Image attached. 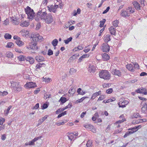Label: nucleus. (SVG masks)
I'll use <instances>...</instances> for the list:
<instances>
[{"label": "nucleus", "instance_id": "nucleus-22", "mask_svg": "<svg viewBox=\"0 0 147 147\" xmlns=\"http://www.w3.org/2000/svg\"><path fill=\"white\" fill-rule=\"evenodd\" d=\"M35 59L38 61L41 62L44 61V57L40 55L36 56L35 57Z\"/></svg>", "mask_w": 147, "mask_h": 147}, {"label": "nucleus", "instance_id": "nucleus-64", "mask_svg": "<svg viewBox=\"0 0 147 147\" xmlns=\"http://www.w3.org/2000/svg\"><path fill=\"white\" fill-rule=\"evenodd\" d=\"M13 38L14 39L16 40H18L20 39V37L16 35H15L13 37Z\"/></svg>", "mask_w": 147, "mask_h": 147}, {"label": "nucleus", "instance_id": "nucleus-16", "mask_svg": "<svg viewBox=\"0 0 147 147\" xmlns=\"http://www.w3.org/2000/svg\"><path fill=\"white\" fill-rule=\"evenodd\" d=\"M42 137V136H40L38 137L35 138L31 141L29 142V146L34 145L35 144L34 142L40 139Z\"/></svg>", "mask_w": 147, "mask_h": 147}, {"label": "nucleus", "instance_id": "nucleus-33", "mask_svg": "<svg viewBox=\"0 0 147 147\" xmlns=\"http://www.w3.org/2000/svg\"><path fill=\"white\" fill-rule=\"evenodd\" d=\"M13 55V54L11 52L8 51L6 53V56L8 58L12 57Z\"/></svg>", "mask_w": 147, "mask_h": 147}, {"label": "nucleus", "instance_id": "nucleus-15", "mask_svg": "<svg viewBox=\"0 0 147 147\" xmlns=\"http://www.w3.org/2000/svg\"><path fill=\"white\" fill-rule=\"evenodd\" d=\"M85 128L88 130H90L93 132L95 133L96 132L95 129L94 128L93 125H85Z\"/></svg>", "mask_w": 147, "mask_h": 147}, {"label": "nucleus", "instance_id": "nucleus-7", "mask_svg": "<svg viewBox=\"0 0 147 147\" xmlns=\"http://www.w3.org/2000/svg\"><path fill=\"white\" fill-rule=\"evenodd\" d=\"M44 20L47 24L51 23L53 21V17L51 13L47 14Z\"/></svg>", "mask_w": 147, "mask_h": 147}, {"label": "nucleus", "instance_id": "nucleus-46", "mask_svg": "<svg viewBox=\"0 0 147 147\" xmlns=\"http://www.w3.org/2000/svg\"><path fill=\"white\" fill-rule=\"evenodd\" d=\"M105 21L106 20L105 19H103L102 20L100 21L99 25V26L100 27H102L103 26Z\"/></svg>", "mask_w": 147, "mask_h": 147}, {"label": "nucleus", "instance_id": "nucleus-58", "mask_svg": "<svg viewBox=\"0 0 147 147\" xmlns=\"http://www.w3.org/2000/svg\"><path fill=\"white\" fill-rule=\"evenodd\" d=\"M65 122L64 121H63L61 122L56 123V124L58 126H60L61 125H63L64 124Z\"/></svg>", "mask_w": 147, "mask_h": 147}, {"label": "nucleus", "instance_id": "nucleus-50", "mask_svg": "<svg viewBox=\"0 0 147 147\" xmlns=\"http://www.w3.org/2000/svg\"><path fill=\"white\" fill-rule=\"evenodd\" d=\"M11 22L13 24L15 25H18L19 23V22L18 21L14 19L12 20Z\"/></svg>", "mask_w": 147, "mask_h": 147}, {"label": "nucleus", "instance_id": "nucleus-5", "mask_svg": "<svg viewBox=\"0 0 147 147\" xmlns=\"http://www.w3.org/2000/svg\"><path fill=\"white\" fill-rule=\"evenodd\" d=\"M78 135V133H76V132L72 133L68 132L67 134L69 139L72 142L77 138Z\"/></svg>", "mask_w": 147, "mask_h": 147}, {"label": "nucleus", "instance_id": "nucleus-32", "mask_svg": "<svg viewBox=\"0 0 147 147\" xmlns=\"http://www.w3.org/2000/svg\"><path fill=\"white\" fill-rule=\"evenodd\" d=\"M46 65L44 63H39L37 64L36 66V69H38L42 67H45Z\"/></svg>", "mask_w": 147, "mask_h": 147}, {"label": "nucleus", "instance_id": "nucleus-53", "mask_svg": "<svg viewBox=\"0 0 147 147\" xmlns=\"http://www.w3.org/2000/svg\"><path fill=\"white\" fill-rule=\"evenodd\" d=\"M112 102V100H111V99H108V100H104L103 101V103H109V102Z\"/></svg>", "mask_w": 147, "mask_h": 147}, {"label": "nucleus", "instance_id": "nucleus-43", "mask_svg": "<svg viewBox=\"0 0 147 147\" xmlns=\"http://www.w3.org/2000/svg\"><path fill=\"white\" fill-rule=\"evenodd\" d=\"M88 98V97H84L79 99L76 101V103H80L82 102L86 98Z\"/></svg>", "mask_w": 147, "mask_h": 147}, {"label": "nucleus", "instance_id": "nucleus-61", "mask_svg": "<svg viewBox=\"0 0 147 147\" xmlns=\"http://www.w3.org/2000/svg\"><path fill=\"white\" fill-rule=\"evenodd\" d=\"M139 116V114L138 113H134L133 115V117L134 118H137Z\"/></svg>", "mask_w": 147, "mask_h": 147}, {"label": "nucleus", "instance_id": "nucleus-29", "mask_svg": "<svg viewBox=\"0 0 147 147\" xmlns=\"http://www.w3.org/2000/svg\"><path fill=\"white\" fill-rule=\"evenodd\" d=\"M128 13H129V15L130 14L134 12V9L133 8L131 7H128L126 9Z\"/></svg>", "mask_w": 147, "mask_h": 147}, {"label": "nucleus", "instance_id": "nucleus-4", "mask_svg": "<svg viewBox=\"0 0 147 147\" xmlns=\"http://www.w3.org/2000/svg\"><path fill=\"white\" fill-rule=\"evenodd\" d=\"M11 87L12 89L16 92H18L21 90L22 87L18 82H13L11 83Z\"/></svg>", "mask_w": 147, "mask_h": 147}, {"label": "nucleus", "instance_id": "nucleus-57", "mask_svg": "<svg viewBox=\"0 0 147 147\" xmlns=\"http://www.w3.org/2000/svg\"><path fill=\"white\" fill-rule=\"evenodd\" d=\"M8 94V92L6 91H3V92H0V95H7Z\"/></svg>", "mask_w": 147, "mask_h": 147}, {"label": "nucleus", "instance_id": "nucleus-30", "mask_svg": "<svg viewBox=\"0 0 147 147\" xmlns=\"http://www.w3.org/2000/svg\"><path fill=\"white\" fill-rule=\"evenodd\" d=\"M16 43L17 45L21 47L24 45V42L20 40V39L18 40H16Z\"/></svg>", "mask_w": 147, "mask_h": 147}, {"label": "nucleus", "instance_id": "nucleus-49", "mask_svg": "<svg viewBox=\"0 0 147 147\" xmlns=\"http://www.w3.org/2000/svg\"><path fill=\"white\" fill-rule=\"evenodd\" d=\"M105 98V96L104 95H100V96H99V98L97 100V101H99L100 100H101L104 99Z\"/></svg>", "mask_w": 147, "mask_h": 147}, {"label": "nucleus", "instance_id": "nucleus-14", "mask_svg": "<svg viewBox=\"0 0 147 147\" xmlns=\"http://www.w3.org/2000/svg\"><path fill=\"white\" fill-rule=\"evenodd\" d=\"M142 107L141 108V112L145 113H146L147 109V104L146 103H143V102H141V104H142Z\"/></svg>", "mask_w": 147, "mask_h": 147}, {"label": "nucleus", "instance_id": "nucleus-24", "mask_svg": "<svg viewBox=\"0 0 147 147\" xmlns=\"http://www.w3.org/2000/svg\"><path fill=\"white\" fill-rule=\"evenodd\" d=\"M20 33L24 37H25L29 34V32L27 30H22L20 32Z\"/></svg>", "mask_w": 147, "mask_h": 147}, {"label": "nucleus", "instance_id": "nucleus-19", "mask_svg": "<svg viewBox=\"0 0 147 147\" xmlns=\"http://www.w3.org/2000/svg\"><path fill=\"white\" fill-rule=\"evenodd\" d=\"M135 8L138 10H141V7L139 3L136 1H134L133 3Z\"/></svg>", "mask_w": 147, "mask_h": 147}, {"label": "nucleus", "instance_id": "nucleus-52", "mask_svg": "<svg viewBox=\"0 0 147 147\" xmlns=\"http://www.w3.org/2000/svg\"><path fill=\"white\" fill-rule=\"evenodd\" d=\"M9 24V20L6 19L4 21L3 23V24L5 26H7Z\"/></svg>", "mask_w": 147, "mask_h": 147}, {"label": "nucleus", "instance_id": "nucleus-56", "mask_svg": "<svg viewBox=\"0 0 147 147\" xmlns=\"http://www.w3.org/2000/svg\"><path fill=\"white\" fill-rule=\"evenodd\" d=\"M72 104L71 103H69L67 106L65 107V109L68 108H70L72 107Z\"/></svg>", "mask_w": 147, "mask_h": 147}, {"label": "nucleus", "instance_id": "nucleus-39", "mask_svg": "<svg viewBox=\"0 0 147 147\" xmlns=\"http://www.w3.org/2000/svg\"><path fill=\"white\" fill-rule=\"evenodd\" d=\"M142 122H143V120H141V119H138L136 120H135L133 122V123H135V124H137Z\"/></svg>", "mask_w": 147, "mask_h": 147}, {"label": "nucleus", "instance_id": "nucleus-44", "mask_svg": "<svg viewBox=\"0 0 147 147\" xmlns=\"http://www.w3.org/2000/svg\"><path fill=\"white\" fill-rule=\"evenodd\" d=\"M18 59L20 61H23L24 60L25 58L23 55H20L18 57Z\"/></svg>", "mask_w": 147, "mask_h": 147}, {"label": "nucleus", "instance_id": "nucleus-62", "mask_svg": "<svg viewBox=\"0 0 147 147\" xmlns=\"http://www.w3.org/2000/svg\"><path fill=\"white\" fill-rule=\"evenodd\" d=\"M122 129L121 128L120 129H117L115 131V132L114 134H116L118 133L121 132L122 131Z\"/></svg>", "mask_w": 147, "mask_h": 147}, {"label": "nucleus", "instance_id": "nucleus-35", "mask_svg": "<svg viewBox=\"0 0 147 147\" xmlns=\"http://www.w3.org/2000/svg\"><path fill=\"white\" fill-rule=\"evenodd\" d=\"M4 37L6 39H9L11 38V36L8 33H6L5 34Z\"/></svg>", "mask_w": 147, "mask_h": 147}, {"label": "nucleus", "instance_id": "nucleus-9", "mask_svg": "<svg viewBox=\"0 0 147 147\" xmlns=\"http://www.w3.org/2000/svg\"><path fill=\"white\" fill-rule=\"evenodd\" d=\"M123 98H121L120 100L118 105L119 107L124 108L125 107L126 105L128 104L129 102L128 100H124Z\"/></svg>", "mask_w": 147, "mask_h": 147}, {"label": "nucleus", "instance_id": "nucleus-36", "mask_svg": "<svg viewBox=\"0 0 147 147\" xmlns=\"http://www.w3.org/2000/svg\"><path fill=\"white\" fill-rule=\"evenodd\" d=\"M14 45L12 42H9L7 43L6 47L7 48H12L13 47Z\"/></svg>", "mask_w": 147, "mask_h": 147}, {"label": "nucleus", "instance_id": "nucleus-17", "mask_svg": "<svg viewBox=\"0 0 147 147\" xmlns=\"http://www.w3.org/2000/svg\"><path fill=\"white\" fill-rule=\"evenodd\" d=\"M120 15L123 17H127L129 16V13L126 10H122L121 11Z\"/></svg>", "mask_w": 147, "mask_h": 147}, {"label": "nucleus", "instance_id": "nucleus-26", "mask_svg": "<svg viewBox=\"0 0 147 147\" xmlns=\"http://www.w3.org/2000/svg\"><path fill=\"white\" fill-rule=\"evenodd\" d=\"M29 25V23L26 21H21L20 22V25L22 27H27Z\"/></svg>", "mask_w": 147, "mask_h": 147}, {"label": "nucleus", "instance_id": "nucleus-51", "mask_svg": "<svg viewBox=\"0 0 147 147\" xmlns=\"http://www.w3.org/2000/svg\"><path fill=\"white\" fill-rule=\"evenodd\" d=\"M12 106H9L8 108H7V109L6 111L5 110V112H6L5 114L6 115H7L8 113H9V111L10 110V109L11 108Z\"/></svg>", "mask_w": 147, "mask_h": 147}, {"label": "nucleus", "instance_id": "nucleus-10", "mask_svg": "<svg viewBox=\"0 0 147 147\" xmlns=\"http://www.w3.org/2000/svg\"><path fill=\"white\" fill-rule=\"evenodd\" d=\"M102 50L103 52H107L110 50V47L107 43H103L102 46Z\"/></svg>", "mask_w": 147, "mask_h": 147}, {"label": "nucleus", "instance_id": "nucleus-63", "mask_svg": "<svg viewBox=\"0 0 147 147\" xmlns=\"http://www.w3.org/2000/svg\"><path fill=\"white\" fill-rule=\"evenodd\" d=\"M48 107V106L47 104H46V103H44L42 105V109H46Z\"/></svg>", "mask_w": 147, "mask_h": 147}, {"label": "nucleus", "instance_id": "nucleus-25", "mask_svg": "<svg viewBox=\"0 0 147 147\" xmlns=\"http://www.w3.org/2000/svg\"><path fill=\"white\" fill-rule=\"evenodd\" d=\"M110 36L109 34H107L104 36V40L106 43H107L109 41L111 40Z\"/></svg>", "mask_w": 147, "mask_h": 147}, {"label": "nucleus", "instance_id": "nucleus-34", "mask_svg": "<svg viewBox=\"0 0 147 147\" xmlns=\"http://www.w3.org/2000/svg\"><path fill=\"white\" fill-rule=\"evenodd\" d=\"M58 42V41L57 39H55L51 43L55 47L57 45Z\"/></svg>", "mask_w": 147, "mask_h": 147}, {"label": "nucleus", "instance_id": "nucleus-13", "mask_svg": "<svg viewBox=\"0 0 147 147\" xmlns=\"http://www.w3.org/2000/svg\"><path fill=\"white\" fill-rule=\"evenodd\" d=\"M111 70L112 71V74L118 76H120L121 75V73L119 70L115 69L113 68V65H112L111 68Z\"/></svg>", "mask_w": 147, "mask_h": 147}, {"label": "nucleus", "instance_id": "nucleus-18", "mask_svg": "<svg viewBox=\"0 0 147 147\" xmlns=\"http://www.w3.org/2000/svg\"><path fill=\"white\" fill-rule=\"evenodd\" d=\"M96 67L93 65H90L88 68L89 72L91 73H94L96 70Z\"/></svg>", "mask_w": 147, "mask_h": 147}, {"label": "nucleus", "instance_id": "nucleus-12", "mask_svg": "<svg viewBox=\"0 0 147 147\" xmlns=\"http://www.w3.org/2000/svg\"><path fill=\"white\" fill-rule=\"evenodd\" d=\"M59 7L58 5H55L54 6L53 5H51L47 7L48 10L50 12H53L55 13L56 11V9Z\"/></svg>", "mask_w": 147, "mask_h": 147}, {"label": "nucleus", "instance_id": "nucleus-40", "mask_svg": "<svg viewBox=\"0 0 147 147\" xmlns=\"http://www.w3.org/2000/svg\"><path fill=\"white\" fill-rule=\"evenodd\" d=\"M141 93L145 95L147 94V90L146 88H141Z\"/></svg>", "mask_w": 147, "mask_h": 147}, {"label": "nucleus", "instance_id": "nucleus-20", "mask_svg": "<svg viewBox=\"0 0 147 147\" xmlns=\"http://www.w3.org/2000/svg\"><path fill=\"white\" fill-rule=\"evenodd\" d=\"M127 68L129 71L132 72L135 71V68L133 66V65L131 64H128L126 66Z\"/></svg>", "mask_w": 147, "mask_h": 147}, {"label": "nucleus", "instance_id": "nucleus-42", "mask_svg": "<svg viewBox=\"0 0 147 147\" xmlns=\"http://www.w3.org/2000/svg\"><path fill=\"white\" fill-rule=\"evenodd\" d=\"M133 131H127L124 136V138H126L128 136H129L131 134H133Z\"/></svg>", "mask_w": 147, "mask_h": 147}, {"label": "nucleus", "instance_id": "nucleus-55", "mask_svg": "<svg viewBox=\"0 0 147 147\" xmlns=\"http://www.w3.org/2000/svg\"><path fill=\"white\" fill-rule=\"evenodd\" d=\"M53 54V51L50 49H49L48 50V55H51Z\"/></svg>", "mask_w": 147, "mask_h": 147}, {"label": "nucleus", "instance_id": "nucleus-31", "mask_svg": "<svg viewBox=\"0 0 147 147\" xmlns=\"http://www.w3.org/2000/svg\"><path fill=\"white\" fill-rule=\"evenodd\" d=\"M123 117V118L121 120H119V121H117L115 123V124L117 125L118 124H120L121 123H122L124 121H125V119L124 118V116L123 115H122L121 116H120V118Z\"/></svg>", "mask_w": 147, "mask_h": 147}, {"label": "nucleus", "instance_id": "nucleus-11", "mask_svg": "<svg viewBox=\"0 0 147 147\" xmlns=\"http://www.w3.org/2000/svg\"><path fill=\"white\" fill-rule=\"evenodd\" d=\"M24 86L27 88H30L36 87L37 86L36 83L32 82H27Z\"/></svg>", "mask_w": 147, "mask_h": 147}, {"label": "nucleus", "instance_id": "nucleus-23", "mask_svg": "<svg viewBox=\"0 0 147 147\" xmlns=\"http://www.w3.org/2000/svg\"><path fill=\"white\" fill-rule=\"evenodd\" d=\"M101 91H99L98 92H96L95 93H94L92 95L91 97V99L92 100H94V98L97 96H98L99 95H100L101 94Z\"/></svg>", "mask_w": 147, "mask_h": 147}, {"label": "nucleus", "instance_id": "nucleus-60", "mask_svg": "<svg viewBox=\"0 0 147 147\" xmlns=\"http://www.w3.org/2000/svg\"><path fill=\"white\" fill-rule=\"evenodd\" d=\"M109 84L104 83L103 84L102 86L104 88H105L107 87H109Z\"/></svg>", "mask_w": 147, "mask_h": 147}, {"label": "nucleus", "instance_id": "nucleus-45", "mask_svg": "<svg viewBox=\"0 0 147 147\" xmlns=\"http://www.w3.org/2000/svg\"><path fill=\"white\" fill-rule=\"evenodd\" d=\"M72 39L71 37H70L67 39L64 40V41L66 44H68L70 41L72 40Z\"/></svg>", "mask_w": 147, "mask_h": 147}, {"label": "nucleus", "instance_id": "nucleus-3", "mask_svg": "<svg viewBox=\"0 0 147 147\" xmlns=\"http://www.w3.org/2000/svg\"><path fill=\"white\" fill-rule=\"evenodd\" d=\"M25 9L26 13L27 15L28 18L31 20L33 19L34 18L35 14L33 10L28 6H27Z\"/></svg>", "mask_w": 147, "mask_h": 147}, {"label": "nucleus", "instance_id": "nucleus-37", "mask_svg": "<svg viewBox=\"0 0 147 147\" xmlns=\"http://www.w3.org/2000/svg\"><path fill=\"white\" fill-rule=\"evenodd\" d=\"M87 147H92V141L90 140H88L86 144Z\"/></svg>", "mask_w": 147, "mask_h": 147}, {"label": "nucleus", "instance_id": "nucleus-8", "mask_svg": "<svg viewBox=\"0 0 147 147\" xmlns=\"http://www.w3.org/2000/svg\"><path fill=\"white\" fill-rule=\"evenodd\" d=\"M26 47L28 49L37 50L38 49V47L36 45V42L34 41L30 42L29 44V47Z\"/></svg>", "mask_w": 147, "mask_h": 147}, {"label": "nucleus", "instance_id": "nucleus-1", "mask_svg": "<svg viewBox=\"0 0 147 147\" xmlns=\"http://www.w3.org/2000/svg\"><path fill=\"white\" fill-rule=\"evenodd\" d=\"M47 15V13L46 11H44V9L40 10L37 13L35 19L36 21H38L40 20H44Z\"/></svg>", "mask_w": 147, "mask_h": 147}, {"label": "nucleus", "instance_id": "nucleus-59", "mask_svg": "<svg viewBox=\"0 0 147 147\" xmlns=\"http://www.w3.org/2000/svg\"><path fill=\"white\" fill-rule=\"evenodd\" d=\"M110 9L109 7H108L106 10H105L102 13L103 14H105L107 13Z\"/></svg>", "mask_w": 147, "mask_h": 147}, {"label": "nucleus", "instance_id": "nucleus-2", "mask_svg": "<svg viewBox=\"0 0 147 147\" xmlns=\"http://www.w3.org/2000/svg\"><path fill=\"white\" fill-rule=\"evenodd\" d=\"M99 76L100 78L105 80H109L111 78V74L108 71L102 70L100 72Z\"/></svg>", "mask_w": 147, "mask_h": 147}, {"label": "nucleus", "instance_id": "nucleus-38", "mask_svg": "<svg viewBox=\"0 0 147 147\" xmlns=\"http://www.w3.org/2000/svg\"><path fill=\"white\" fill-rule=\"evenodd\" d=\"M119 23V21L117 20H116L114 21L113 23V25L114 27H117L118 26Z\"/></svg>", "mask_w": 147, "mask_h": 147}, {"label": "nucleus", "instance_id": "nucleus-41", "mask_svg": "<svg viewBox=\"0 0 147 147\" xmlns=\"http://www.w3.org/2000/svg\"><path fill=\"white\" fill-rule=\"evenodd\" d=\"M77 92L79 94L81 95H84L85 94V92L82 91L81 89L80 88H79L77 90Z\"/></svg>", "mask_w": 147, "mask_h": 147}, {"label": "nucleus", "instance_id": "nucleus-27", "mask_svg": "<svg viewBox=\"0 0 147 147\" xmlns=\"http://www.w3.org/2000/svg\"><path fill=\"white\" fill-rule=\"evenodd\" d=\"M102 59L104 61H107L109 59V56L106 53H104L102 55Z\"/></svg>", "mask_w": 147, "mask_h": 147}, {"label": "nucleus", "instance_id": "nucleus-28", "mask_svg": "<svg viewBox=\"0 0 147 147\" xmlns=\"http://www.w3.org/2000/svg\"><path fill=\"white\" fill-rule=\"evenodd\" d=\"M26 60L29 61L30 64H32L34 62V59L31 57H28L26 58Z\"/></svg>", "mask_w": 147, "mask_h": 147}, {"label": "nucleus", "instance_id": "nucleus-6", "mask_svg": "<svg viewBox=\"0 0 147 147\" xmlns=\"http://www.w3.org/2000/svg\"><path fill=\"white\" fill-rule=\"evenodd\" d=\"M31 38L32 39L33 41L36 42L37 41L41 42L43 39L42 36H40L39 34H32L31 36Z\"/></svg>", "mask_w": 147, "mask_h": 147}, {"label": "nucleus", "instance_id": "nucleus-21", "mask_svg": "<svg viewBox=\"0 0 147 147\" xmlns=\"http://www.w3.org/2000/svg\"><path fill=\"white\" fill-rule=\"evenodd\" d=\"M110 33L113 35H115L116 29L113 26H111L109 28Z\"/></svg>", "mask_w": 147, "mask_h": 147}, {"label": "nucleus", "instance_id": "nucleus-54", "mask_svg": "<svg viewBox=\"0 0 147 147\" xmlns=\"http://www.w3.org/2000/svg\"><path fill=\"white\" fill-rule=\"evenodd\" d=\"M113 92V89L112 88H110L106 90V92L107 94H111Z\"/></svg>", "mask_w": 147, "mask_h": 147}, {"label": "nucleus", "instance_id": "nucleus-48", "mask_svg": "<svg viewBox=\"0 0 147 147\" xmlns=\"http://www.w3.org/2000/svg\"><path fill=\"white\" fill-rule=\"evenodd\" d=\"M60 101L62 103H63L66 101V98L65 97H62L61 98Z\"/></svg>", "mask_w": 147, "mask_h": 147}, {"label": "nucleus", "instance_id": "nucleus-47", "mask_svg": "<svg viewBox=\"0 0 147 147\" xmlns=\"http://www.w3.org/2000/svg\"><path fill=\"white\" fill-rule=\"evenodd\" d=\"M5 119L3 117H0V125H2L5 121Z\"/></svg>", "mask_w": 147, "mask_h": 147}]
</instances>
